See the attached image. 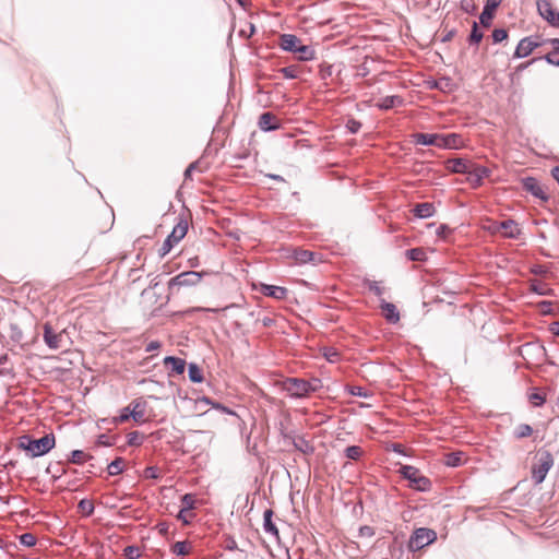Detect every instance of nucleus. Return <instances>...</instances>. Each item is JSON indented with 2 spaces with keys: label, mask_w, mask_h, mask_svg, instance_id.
<instances>
[{
  "label": "nucleus",
  "mask_w": 559,
  "mask_h": 559,
  "mask_svg": "<svg viewBox=\"0 0 559 559\" xmlns=\"http://www.w3.org/2000/svg\"><path fill=\"white\" fill-rule=\"evenodd\" d=\"M523 188L526 191L531 192L536 198H539L542 200H547L548 199V197L545 193L543 187L533 177H527V178L523 179Z\"/></svg>",
  "instance_id": "2eb2a0df"
},
{
  "label": "nucleus",
  "mask_w": 559,
  "mask_h": 559,
  "mask_svg": "<svg viewBox=\"0 0 559 559\" xmlns=\"http://www.w3.org/2000/svg\"><path fill=\"white\" fill-rule=\"evenodd\" d=\"M131 417V409L130 407H126L122 409L121 414L114 419L116 424H121L127 421Z\"/></svg>",
  "instance_id": "a18cd8bd"
},
{
  "label": "nucleus",
  "mask_w": 559,
  "mask_h": 559,
  "mask_svg": "<svg viewBox=\"0 0 559 559\" xmlns=\"http://www.w3.org/2000/svg\"><path fill=\"white\" fill-rule=\"evenodd\" d=\"M164 365L171 366V370L177 374L183 373L185 368H186V361L181 358L174 357V356L165 357Z\"/></svg>",
  "instance_id": "393cba45"
},
{
  "label": "nucleus",
  "mask_w": 559,
  "mask_h": 559,
  "mask_svg": "<svg viewBox=\"0 0 559 559\" xmlns=\"http://www.w3.org/2000/svg\"><path fill=\"white\" fill-rule=\"evenodd\" d=\"M324 356L331 362H335L338 359V353L333 348L326 349V352L324 353Z\"/></svg>",
  "instance_id": "8fccbe9b"
},
{
  "label": "nucleus",
  "mask_w": 559,
  "mask_h": 559,
  "mask_svg": "<svg viewBox=\"0 0 559 559\" xmlns=\"http://www.w3.org/2000/svg\"><path fill=\"white\" fill-rule=\"evenodd\" d=\"M367 287L377 296H382L384 294V288L378 282H368Z\"/></svg>",
  "instance_id": "a19ab883"
},
{
  "label": "nucleus",
  "mask_w": 559,
  "mask_h": 559,
  "mask_svg": "<svg viewBox=\"0 0 559 559\" xmlns=\"http://www.w3.org/2000/svg\"><path fill=\"white\" fill-rule=\"evenodd\" d=\"M162 344L160 342L158 341H151L146 347H145V352L146 353H151V352H155V350H158L160 348Z\"/></svg>",
  "instance_id": "3c124183"
},
{
  "label": "nucleus",
  "mask_w": 559,
  "mask_h": 559,
  "mask_svg": "<svg viewBox=\"0 0 559 559\" xmlns=\"http://www.w3.org/2000/svg\"><path fill=\"white\" fill-rule=\"evenodd\" d=\"M356 389H357V390H355V391L353 390V391H352V394H353V395H361V393H360V388H356Z\"/></svg>",
  "instance_id": "0e129e2a"
},
{
  "label": "nucleus",
  "mask_w": 559,
  "mask_h": 559,
  "mask_svg": "<svg viewBox=\"0 0 559 559\" xmlns=\"http://www.w3.org/2000/svg\"><path fill=\"white\" fill-rule=\"evenodd\" d=\"M483 38V33L479 32L477 23H473V28L469 35V43L471 44H478Z\"/></svg>",
  "instance_id": "4c0bfd02"
},
{
  "label": "nucleus",
  "mask_w": 559,
  "mask_h": 559,
  "mask_svg": "<svg viewBox=\"0 0 559 559\" xmlns=\"http://www.w3.org/2000/svg\"><path fill=\"white\" fill-rule=\"evenodd\" d=\"M413 212L415 216L419 218H428L435 214V206L429 202L418 203L415 205Z\"/></svg>",
  "instance_id": "5701e85b"
},
{
  "label": "nucleus",
  "mask_w": 559,
  "mask_h": 559,
  "mask_svg": "<svg viewBox=\"0 0 559 559\" xmlns=\"http://www.w3.org/2000/svg\"><path fill=\"white\" fill-rule=\"evenodd\" d=\"M191 546L188 542H176L173 547V554L177 556H187L190 554Z\"/></svg>",
  "instance_id": "cd10ccee"
},
{
  "label": "nucleus",
  "mask_w": 559,
  "mask_h": 559,
  "mask_svg": "<svg viewBox=\"0 0 559 559\" xmlns=\"http://www.w3.org/2000/svg\"><path fill=\"white\" fill-rule=\"evenodd\" d=\"M124 468V460L122 457H117L111 463L108 464L107 471L110 476L119 475L123 472Z\"/></svg>",
  "instance_id": "bb28decb"
},
{
  "label": "nucleus",
  "mask_w": 559,
  "mask_h": 559,
  "mask_svg": "<svg viewBox=\"0 0 559 559\" xmlns=\"http://www.w3.org/2000/svg\"><path fill=\"white\" fill-rule=\"evenodd\" d=\"M132 409H131V417L135 420V421H140L143 419L144 417V411L142 408H140V404L139 403H134L132 404Z\"/></svg>",
  "instance_id": "ea45409f"
},
{
  "label": "nucleus",
  "mask_w": 559,
  "mask_h": 559,
  "mask_svg": "<svg viewBox=\"0 0 559 559\" xmlns=\"http://www.w3.org/2000/svg\"><path fill=\"white\" fill-rule=\"evenodd\" d=\"M20 543L26 547H33L36 544V537L31 533H24L20 536Z\"/></svg>",
  "instance_id": "58836bf2"
},
{
  "label": "nucleus",
  "mask_w": 559,
  "mask_h": 559,
  "mask_svg": "<svg viewBox=\"0 0 559 559\" xmlns=\"http://www.w3.org/2000/svg\"><path fill=\"white\" fill-rule=\"evenodd\" d=\"M403 99L400 96L393 95V96H385L381 98L378 103V107L381 109H390L393 108L396 105H402Z\"/></svg>",
  "instance_id": "a878e982"
},
{
  "label": "nucleus",
  "mask_w": 559,
  "mask_h": 559,
  "mask_svg": "<svg viewBox=\"0 0 559 559\" xmlns=\"http://www.w3.org/2000/svg\"><path fill=\"white\" fill-rule=\"evenodd\" d=\"M376 534L373 527L369 526V525H364V526H360L359 528V536L360 537H373Z\"/></svg>",
  "instance_id": "49530a36"
},
{
  "label": "nucleus",
  "mask_w": 559,
  "mask_h": 559,
  "mask_svg": "<svg viewBox=\"0 0 559 559\" xmlns=\"http://www.w3.org/2000/svg\"><path fill=\"white\" fill-rule=\"evenodd\" d=\"M500 229L503 230V235L508 238H518L521 230L519 224L512 219H507L500 223Z\"/></svg>",
  "instance_id": "a211bd4d"
},
{
  "label": "nucleus",
  "mask_w": 559,
  "mask_h": 559,
  "mask_svg": "<svg viewBox=\"0 0 559 559\" xmlns=\"http://www.w3.org/2000/svg\"><path fill=\"white\" fill-rule=\"evenodd\" d=\"M56 444L52 433H48L39 439H32L28 436L20 438V448L27 451L32 457H37L48 453Z\"/></svg>",
  "instance_id": "7ed1b4c3"
},
{
  "label": "nucleus",
  "mask_w": 559,
  "mask_h": 559,
  "mask_svg": "<svg viewBox=\"0 0 559 559\" xmlns=\"http://www.w3.org/2000/svg\"><path fill=\"white\" fill-rule=\"evenodd\" d=\"M278 45L285 51L297 53V58L301 61L313 60L316 57L314 49L309 45H304L294 34L281 35Z\"/></svg>",
  "instance_id": "f03ea898"
},
{
  "label": "nucleus",
  "mask_w": 559,
  "mask_h": 559,
  "mask_svg": "<svg viewBox=\"0 0 559 559\" xmlns=\"http://www.w3.org/2000/svg\"><path fill=\"white\" fill-rule=\"evenodd\" d=\"M205 272L186 271L170 278L168 282L169 292L174 293L175 289L180 287H191L198 285Z\"/></svg>",
  "instance_id": "39448f33"
},
{
  "label": "nucleus",
  "mask_w": 559,
  "mask_h": 559,
  "mask_svg": "<svg viewBox=\"0 0 559 559\" xmlns=\"http://www.w3.org/2000/svg\"><path fill=\"white\" fill-rule=\"evenodd\" d=\"M80 508L82 510H84L87 514H91L94 511V507H93L92 502H90L87 500H82L80 502Z\"/></svg>",
  "instance_id": "603ef678"
},
{
  "label": "nucleus",
  "mask_w": 559,
  "mask_h": 559,
  "mask_svg": "<svg viewBox=\"0 0 559 559\" xmlns=\"http://www.w3.org/2000/svg\"><path fill=\"white\" fill-rule=\"evenodd\" d=\"M44 341L51 349H59L62 347L63 333H56L49 323L44 325Z\"/></svg>",
  "instance_id": "9b49d317"
},
{
  "label": "nucleus",
  "mask_w": 559,
  "mask_h": 559,
  "mask_svg": "<svg viewBox=\"0 0 559 559\" xmlns=\"http://www.w3.org/2000/svg\"><path fill=\"white\" fill-rule=\"evenodd\" d=\"M532 62H533V60H532V61H530V62H527V63H525V64H521L519 68H520V69H525V68H526L528 64H531Z\"/></svg>",
  "instance_id": "338daca9"
},
{
  "label": "nucleus",
  "mask_w": 559,
  "mask_h": 559,
  "mask_svg": "<svg viewBox=\"0 0 559 559\" xmlns=\"http://www.w3.org/2000/svg\"><path fill=\"white\" fill-rule=\"evenodd\" d=\"M466 175V180L469 183V186L476 189L483 185L485 178H488L491 175V170L488 167L472 162Z\"/></svg>",
  "instance_id": "1a4fd4ad"
},
{
  "label": "nucleus",
  "mask_w": 559,
  "mask_h": 559,
  "mask_svg": "<svg viewBox=\"0 0 559 559\" xmlns=\"http://www.w3.org/2000/svg\"><path fill=\"white\" fill-rule=\"evenodd\" d=\"M215 407H216L217 409H221V411H223V412L227 413V414H234L231 411H229L227 407H225V406H223V405H221V404L215 405Z\"/></svg>",
  "instance_id": "052dcab7"
},
{
  "label": "nucleus",
  "mask_w": 559,
  "mask_h": 559,
  "mask_svg": "<svg viewBox=\"0 0 559 559\" xmlns=\"http://www.w3.org/2000/svg\"><path fill=\"white\" fill-rule=\"evenodd\" d=\"M346 128L350 133H357L361 128V123L355 119H349L346 123Z\"/></svg>",
  "instance_id": "de8ad7c7"
},
{
  "label": "nucleus",
  "mask_w": 559,
  "mask_h": 559,
  "mask_svg": "<svg viewBox=\"0 0 559 559\" xmlns=\"http://www.w3.org/2000/svg\"><path fill=\"white\" fill-rule=\"evenodd\" d=\"M195 168V163H192L188 166V168L185 171V177L190 178L192 170Z\"/></svg>",
  "instance_id": "13d9d810"
},
{
  "label": "nucleus",
  "mask_w": 559,
  "mask_h": 559,
  "mask_svg": "<svg viewBox=\"0 0 559 559\" xmlns=\"http://www.w3.org/2000/svg\"><path fill=\"white\" fill-rule=\"evenodd\" d=\"M294 445L297 450L305 454H309L313 452V447L307 441L305 438L298 437L294 440Z\"/></svg>",
  "instance_id": "c756f323"
},
{
  "label": "nucleus",
  "mask_w": 559,
  "mask_h": 559,
  "mask_svg": "<svg viewBox=\"0 0 559 559\" xmlns=\"http://www.w3.org/2000/svg\"><path fill=\"white\" fill-rule=\"evenodd\" d=\"M273 511L271 509H267L263 513V528L265 533L273 535L274 537L278 538V530L276 525L274 524L273 520Z\"/></svg>",
  "instance_id": "4be33fe9"
},
{
  "label": "nucleus",
  "mask_w": 559,
  "mask_h": 559,
  "mask_svg": "<svg viewBox=\"0 0 559 559\" xmlns=\"http://www.w3.org/2000/svg\"><path fill=\"white\" fill-rule=\"evenodd\" d=\"M282 388L290 397L302 399L310 393L317 392L322 388V382L318 378L305 380L300 378H287L282 382Z\"/></svg>",
  "instance_id": "f257e3e1"
},
{
  "label": "nucleus",
  "mask_w": 559,
  "mask_h": 559,
  "mask_svg": "<svg viewBox=\"0 0 559 559\" xmlns=\"http://www.w3.org/2000/svg\"><path fill=\"white\" fill-rule=\"evenodd\" d=\"M87 459V454H85L81 450H74L71 452L70 462L73 464H83Z\"/></svg>",
  "instance_id": "e433bc0d"
},
{
  "label": "nucleus",
  "mask_w": 559,
  "mask_h": 559,
  "mask_svg": "<svg viewBox=\"0 0 559 559\" xmlns=\"http://www.w3.org/2000/svg\"><path fill=\"white\" fill-rule=\"evenodd\" d=\"M550 331L552 332V334L559 336V321L558 322H554L550 325Z\"/></svg>",
  "instance_id": "4d7b16f0"
},
{
  "label": "nucleus",
  "mask_w": 559,
  "mask_h": 559,
  "mask_svg": "<svg viewBox=\"0 0 559 559\" xmlns=\"http://www.w3.org/2000/svg\"><path fill=\"white\" fill-rule=\"evenodd\" d=\"M280 72L283 74L285 79L293 80L297 79L300 74V70L298 66H288L280 69Z\"/></svg>",
  "instance_id": "2f4dec72"
},
{
  "label": "nucleus",
  "mask_w": 559,
  "mask_h": 559,
  "mask_svg": "<svg viewBox=\"0 0 559 559\" xmlns=\"http://www.w3.org/2000/svg\"><path fill=\"white\" fill-rule=\"evenodd\" d=\"M192 516H193V515H192L191 511H188V510L181 509V510L179 511V513H178V516H177V518H178L180 521H182V523H185V524H189V523H190V521H191V519H192Z\"/></svg>",
  "instance_id": "09e8293b"
},
{
  "label": "nucleus",
  "mask_w": 559,
  "mask_h": 559,
  "mask_svg": "<svg viewBox=\"0 0 559 559\" xmlns=\"http://www.w3.org/2000/svg\"><path fill=\"white\" fill-rule=\"evenodd\" d=\"M345 455L349 460H358L362 455V449L358 445H350L345 449Z\"/></svg>",
  "instance_id": "72a5a7b5"
},
{
  "label": "nucleus",
  "mask_w": 559,
  "mask_h": 559,
  "mask_svg": "<svg viewBox=\"0 0 559 559\" xmlns=\"http://www.w3.org/2000/svg\"><path fill=\"white\" fill-rule=\"evenodd\" d=\"M538 11L552 25H559V12H556L548 1L537 3Z\"/></svg>",
  "instance_id": "4468645a"
},
{
  "label": "nucleus",
  "mask_w": 559,
  "mask_h": 559,
  "mask_svg": "<svg viewBox=\"0 0 559 559\" xmlns=\"http://www.w3.org/2000/svg\"><path fill=\"white\" fill-rule=\"evenodd\" d=\"M145 476L147 478H157L158 477V471L156 467L150 466L145 469Z\"/></svg>",
  "instance_id": "864d4df0"
},
{
  "label": "nucleus",
  "mask_w": 559,
  "mask_h": 559,
  "mask_svg": "<svg viewBox=\"0 0 559 559\" xmlns=\"http://www.w3.org/2000/svg\"><path fill=\"white\" fill-rule=\"evenodd\" d=\"M261 293L264 296L272 297L277 300H282V299L286 298L288 290L282 286L263 284L261 286Z\"/></svg>",
  "instance_id": "f3484780"
},
{
  "label": "nucleus",
  "mask_w": 559,
  "mask_h": 559,
  "mask_svg": "<svg viewBox=\"0 0 559 559\" xmlns=\"http://www.w3.org/2000/svg\"><path fill=\"white\" fill-rule=\"evenodd\" d=\"M187 231L188 223L183 219H180L163 242L159 249V255L165 257L166 254H168L174 248V246L177 245L187 235Z\"/></svg>",
  "instance_id": "6e6552de"
},
{
  "label": "nucleus",
  "mask_w": 559,
  "mask_h": 559,
  "mask_svg": "<svg viewBox=\"0 0 559 559\" xmlns=\"http://www.w3.org/2000/svg\"><path fill=\"white\" fill-rule=\"evenodd\" d=\"M464 145L462 135L457 133L439 134L438 133V148L443 150H457Z\"/></svg>",
  "instance_id": "9d476101"
},
{
  "label": "nucleus",
  "mask_w": 559,
  "mask_h": 559,
  "mask_svg": "<svg viewBox=\"0 0 559 559\" xmlns=\"http://www.w3.org/2000/svg\"><path fill=\"white\" fill-rule=\"evenodd\" d=\"M546 60H547L549 63H551V64H554V66L559 67V58H558V57H555V56H552V55H547V56H546Z\"/></svg>",
  "instance_id": "6e6d98bb"
},
{
  "label": "nucleus",
  "mask_w": 559,
  "mask_h": 559,
  "mask_svg": "<svg viewBox=\"0 0 559 559\" xmlns=\"http://www.w3.org/2000/svg\"><path fill=\"white\" fill-rule=\"evenodd\" d=\"M461 461V453H451L447 457V464L449 466H459Z\"/></svg>",
  "instance_id": "c03bdc74"
},
{
  "label": "nucleus",
  "mask_w": 559,
  "mask_h": 559,
  "mask_svg": "<svg viewBox=\"0 0 559 559\" xmlns=\"http://www.w3.org/2000/svg\"><path fill=\"white\" fill-rule=\"evenodd\" d=\"M181 504L185 510L191 511L194 509L195 506V497L192 493H186L181 498Z\"/></svg>",
  "instance_id": "f704fd0d"
},
{
  "label": "nucleus",
  "mask_w": 559,
  "mask_h": 559,
  "mask_svg": "<svg viewBox=\"0 0 559 559\" xmlns=\"http://www.w3.org/2000/svg\"><path fill=\"white\" fill-rule=\"evenodd\" d=\"M538 46V43L533 40L531 37H525L520 40L514 51V58H524L533 52Z\"/></svg>",
  "instance_id": "ddd939ff"
},
{
  "label": "nucleus",
  "mask_w": 559,
  "mask_h": 559,
  "mask_svg": "<svg viewBox=\"0 0 559 559\" xmlns=\"http://www.w3.org/2000/svg\"><path fill=\"white\" fill-rule=\"evenodd\" d=\"M415 144L419 145H431L437 147L438 133H415L413 135Z\"/></svg>",
  "instance_id": "6ab92c4d"
},
{
  "label": "nucleus",
  "mask_w": 559,
  "mask_h": 559,
  "mask_svg": "<svg viewBox=\"0 0 559 559\" xmlns=\"http://www.w3.org/2000/svg\"><path fill=\"white\" fill-rule=\"evenodd\" d=\"M472 162L473 160L468 158H450L445 162V168L453 174L466 175Z\"/></svg>",
  "instance_id": "f8f14e48"
},
{
  "label": "nucleus",
  "mask_w": 559,
  "mask_h": 559,
  "mask_svg": "<svg viewBox=\"0 0 559 559\" xmlns=\"http://www.w3.org/2000/svg\"><path fill=\"white\" fill-rule=\"evenodd\" d=\"M123 555L127 559H138L141 556V551L138 546L131 545L124 548Z\"/></svg>",
  "instance_id": "c9c22d12"
},
{
  "label": "nucleus",
  "mask_w": 559,
  "mask_h": 559,
  "mask_svg": "<svg viewBox=\"0 0 559 559\" xmlns=\"http://www.w3.org/2000/svg\"><path fill=\"white\" fill-rule=\"evenodd\" d=\"M406 255L411 261H424L426 252L421 248H413L406 251Z\"/></svg>",
  "instance_id": "473e14b6"
},
{
  "label": "nucleus",
  "mask_w": 559,
  "mask_h": 559,
  "mask_svg": "<svg viewBox=\"0 0 559 559\" xmlns=\"http://www.w3.org/2000/svg\"><path fill=\"white\" fill-rule=\"evenodd\" d=\"M7 359V356L0 357V364H2Z\"/></svg>",
  "instance_id": "774afa93"
},
{
  "label": "nucleus",
  "mask_w": 559,
  "mask_h": 559,
  "mask_svg": "<svg viewBox=\"0 0 559 559\" xmlns=\"http://www.w3.org/2000/svg\"><path fill=\"white\" fill-rule=\"evenodd\" d=\"M508 37V33L506 29L503 28H496L493 32H492V39L495 43H501L502 40H504L506 38Z\"/></svg>",
  "instance_id": "79ce46f5"
},
{
  "label": "nucleus",
  "mask_w": 559,
  "mask_h": 559,
  "mask_svg": "<svg viewBox=\"0 0 559 559\" xmlns=\"http://www.w3.org/2000/svg\"><path fill=\"white\" fill-rule=\"evenodd\" d=\"M381 309L383 311L384 318L390 323H396L400 320V312L397 311L395 305L382 300Z\"/></svg>",
  "instance_id": "aec40b11"
},
{
  "label": "nucleus",
  "mask_w": 559,
  "mask_h": 559,
  "mask_svg": "<svg viewBox=\"0 0 559 559\" xmlns=\"http://www.w3.org/2000/svg\"><path fill=\"white\" fill-rule=\"evenodd\" d=\"M532 287V290L537 293L538 295H547L548 294V288L545 284H543L542 282H535V283H532L531 285Z\"/></svg>",
  "instance_id": "37998d69"
},
{
  "label": "nucleus",
  "mask_w": 559,
  "mask_h": 559,
  "mask_svg": "<svg viewBox=\"0 0 559 559\" xmlns=\"http://www.w3.org/2000/svg\"><path fill=\"white\" fill-rule=\"evenodd\" d=\"M400 473L404 478L409 480L412 488L419 491H427L430 489V480L421 475L418 468L412 465H403L400 468Z\"/></svg>",
  "instance_id": "20e7f679"
},
{
  "label": "nucleus",
  "mask_w": 559,
  "mask_h": 559,
  "mask_svg": "<svg viewBox=\"0 0 559 559\" xmlns=\"http://www.w3.org/2000/svg\"><path fill=\"white\" fill-rule=\"evenodd\" d=\"M316 253L312 252V251H309V250H304V249H296L294 250V253H293V258L295 260L296 263H299V264H306V263H310V262H316Z\"/></svg>",
  "instance_id": "b1692460"
},
{
  "label": "nucleus",
  "mask_w": 559,
  "mask_h": 559,
  "mask_svg": "<svg viewBox=\"0 0 559 559\" xmlns=\"http://www.w3.org/2000/svg\"><path fill=\"white\" fill-rule=\"evenodd\" d=\"M551 44H552V47H554L556 50H559V39H552V40H551Z\"/></svg>",
  "instance_id": "680f3d73"
},
{
  "label": "nucleus",
  "mask_w": 559,
  "mask_h": 559,
  "mask_svg": "<svg viewBox=\"0 0 559 559\" xmlns=\"http://www.w3.org/2000/svg\"><path fill=\"white\" fill-rule=\"evenodd\" d=\"M554 465V457L550 452H540L537 463L532 467V479L535 484H542Z\"/></svg>",
  "instance_id": "423d86ee"
},
{
  "label": "nucleus",
  "mask_w": 559,
  "mask_h": 559,
  "mask_svg": "<svg viewBox=\"0 0 559 559\" xmlns=\"http://www.w3.org/2000/svg\"><path fill=\"white\" fill-rule=\"evenodd\" d=\"M195 310H198V311H213V312L217 311V309H210V308H197Z\"/></svg>",
  "instance_id": "e2e57ef3"
},
{
  "label": "nucleus",
  "mask_w": 559,
  "mask_h": 559,
  "mask_svg": "<svg viewBox=\"0 0 559 559\" xmlns=\"http://www.w3.org/2000/svg\"><path fill=\"white\" fill-rule=\"evenodd\" d=\"M436 537H437L436 532L430 528H426V527L417 528L412 534V536L408 540V545H407L408 550L409 551L420 550L424 547L430 545L436 539Z\"/></svg>",
  "instance_id": "0eeeda50"
},
{
  "label": "nucleus",
  "mask_w": 559,
  "mask_h": 559,
  "mask_svg": "<svg viewBox=\"0 0 559 559\" xmlns=\"http://www.w3.org/2000/svg\"><path fill=\"white\" fill-rule=\"evenodd\" d=\"M531 401L537 406L544 403V399L537 393L531 395Z\"/></svg>",
  "instance_id": "5fc2aeb1"
},
{
  "label": "nucleus",
  "mask_w": 559,
  "mask_h": 559,
  "mask_svg": "<svg viewBox=\"0 0 559 559\" xmlns=\"http://www.w3.org/2000/svg\"><path fill=\"white\" fill-rule=\"evenodd\" d=\"M188 374L189 379L194 383H200L203 381L202 370L195 364L189 365Z\"/></svg>",
  "instance_id": "c85d7f7f"
},
{
  "label": "nucleus",
  "mask_w": 559,
  "mask_h": 559,
  "mask_svg": "<svg viewBox=\"0 0 559 559\" xmlns=\"http://www.w3.org/2000/svg\"><path fill=\"white\" fill-rule=\"evenodd\" d=\"M136 439H138V432H132V433H130V435H129V441H128V442H129V444H135V443H139V442L136 441Z\"/></svg>",
  "instance_id": "bf43d9fd"
},
{
  "label": "nucleus",
  "mask_w": 559,
  "mask_h": 559,
  "mask_svg": "<svg viewBox=\"0 0 559 559\" xmlns=\"http://www.w3.org/2000/svg\"><path fill=\"white\" fill-rule=\"evenodd\" d=\"M533 433V428L527 424H521L514 429V437L516 439H523L530 437Z\"/></svg>",
  "instance_id": "7c9ffc66"
},
{
  "label": "nucleus",
  "mask_w": 559,
  "mask_h": 559,
  "mask_svg": "<svg viewBox=\"0 0 559 559\" xmlns=\"http://www.w3.org/2000/svg\"><path fill=\"white\" fill-rule=\"evenodd\" d=\"M356 389H357V390H355V391L353 390V391H352V394H353V395H361V393H360V388H356Z\"/></svg>",
  "instance_id": "69168bd1"
},
{
  "label": "nucleus",
  "mask_w": 559,
  "mask_h": 559,
  "mask_svg": "<svg viewBox=\"0 0 559 559\" xmlns=\"http://www.w3.org/2000/svg\"><path fill=\"white\" fill-rule=\"evenodd\" d=\"M500 4V0H487V3L479 15V22L483 26L488 27L491 24L493 12Z\"/></svg>",
  "instance_id": "dca6fc26"
},
{
  "label": "nucleus",
  "mask_w": 559,
  "mask_h": 559,
  "mask_svg": "<svg viewBox=\"0 0 559 559\" xmlns=\"http://www.w3.org/2000/svg\"><path fill=\"white\" fill-rule=\"evenodd\" d=\"M259 127L263 131H271L278 128L276 123V118L271 112H264L259 118Z\"/></svg>",
  "instance_id": "412c9836"
}]
</instances>
